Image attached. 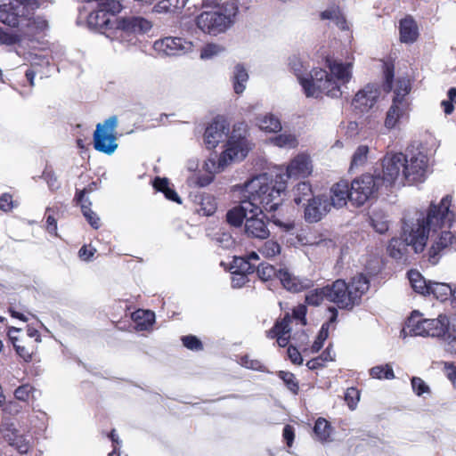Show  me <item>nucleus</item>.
I'll return each instance as SVG.
<instances>
[{"label":"nucleus","mask_w":456,"mask_h":456,"mask_svg":"<svg viewBox=\"0 0 456 456\" xmlns=\"http://www.w3.org/2000/svg\"><path fill=\"white\" fill-rule=\"evenodd\" d=\"M452 197L444 196L439 204H431L427 216L418 219V226L423 227L427 242L429 240V261L437 262L436 257L443 253L456 250V234L450 229L455 220L454 213L450 210Z\"/></svg>","instance_id":"nucleus-1"},{"label":"nucleus","mask_w":456,"mask_h":456,"mask_svg":"<svg viewBox=\"0 0 456 456\" xmlns=\"http://www.w3.org/2000/svg\"><path fill=\"white\" fill-rule=\"evenodd\" d=\"M327 67L330 72L314 69L309 77H304L300 69L294 66L293 69L306 97L318 98L325 94L331 98H338L342 94L341 86L347 84L352 78V62H341L327 59Z\"/></svg>","instance_id":"nucleus-2"},{"label":"nucleus","mask_w":456,"mask_h":456,"mask_svg":"<svg viewBox=\"0 0 456 456\" xmlns=\"http://www.w3.org/2000/svg\"><path fill=\"white\" fill-rule=\"evenodd\" d=\"M287 188V181L283 176L277 175L273 182L270 176L264 173L246 181L243 184L232 187V191L238 199L249 201L252 207L261 208L263 206L267 211H275L280 205L281 193Z\"/></svg>","instance_id":"nucleus-3"},{"label":"nucleus","mask_w":456,"mask_h":456,"mask_svg":"<svg viewBox=\"0 0 456 456\" xmlns=\"http://www.w3.org/2000/svg\"><path fill=\"white\" fill-rule=\"evenodd\" d=\"M87 23L89 27L98 29L113 28L107 37L111 40L128 45L136 42L135 35L137 33H146L152 27L151 22L142 17L133 16L120 20H111L104 12H100L97 6L89 13Z\"/></svg>","instance_id":"nucleus-4"},{"label":"nucleus","mask_w":456,"mask_h":456,"mask_svg":"<svg viewBox=\"0 0 456 456\" xmlns=\"http://www.w3.org/2000/svg\"><path fill=\"white\" fill-rule=\"evenodd\" d=\"M328 301L336 304L341 309H352L360 304L362 297L370 288L369 279L362 273L354 276L350 282L337 280L326 286Z\"/></svg>","instance_id":"nucleus-5"},{"label":"nucleus","mask_w":456,"mask_h":456,"mask_svg":"<svg viewBox=\"0 0 456 456\" xmlns=\"http://www.w3.org/2000/svg\"><path fill=\"white\" fill-rule=\"evenodd\" d=\"M30 0H0V21L9 27L25 25L32 30H44L47 21L39 16L35 17L28 6Z\"/></svg>","instance_id":"nucleus-6"},{"label":"nucleus","mask_w":456,"mask_h":456,"mask_svg":"<svg viewBox=\"0 0 456 456\" xmlns=\"http://www.w3.org/2000/svg\"><path fill=\"white\" fill-rule=\"evenodd\" d=\"M237 13L238 6L234 3H226L215 11L200 13L197 17V26L203 32L216 36L234 23Z\"/></svg>","instance_id":"nucleus-7"},{"label":"nucleus","mask_w":456,"mask_h":456,"mask_svg":"<svg viewBox=\"0 0 456 456\" xmlns=\"http://www.w3.org/2000/svg\"><path fill=\"white\" fill-rule=\"evenodd\" d=\"M404 238H393L387 247L388 253L395 259H401L411 246L415 253L422 252L427 245V236L424 234L423 227L418 226L417 223L411 225L404 224Z\"/></svg>","instance_id":"nucleus-8"},{"label":"nucleus","mask_w":456,"mask_h":456,"mask_svg":"<svg viewBox=\"0 0 456 456\" xmlns=\"http://www.w3.org/2000/svg\"><path fill=\"white\" fill-rule=\"evenodd\" d=\"M244 124L234 126L232 134L227 140L226 149L218 159L217 172H222L228 164L242 160L248 152L245 138Z\"/></svg>","instance_id":"nucleus-9"},{"label":"nucleus","mask_w":456,"mask_h":456,"mask_svg":"<svg viewBox=\"0 0 456 456\" xmlns=\"http://www.w3.org/2000/svg\"><path fill=\"white\" fill-rule=\"evenodd\" d=\"M448 326L449 319L443 314L436 319H423L419 313L414 312L407 321V329L414 336L441 337L445 334Z\"/></svg>","instance_id":"nucleus-10"},{"label":"nucleus","mask_w":456,"mask_h":456,"mask_svg":"<svg viewBox=\"0 0 456 456\" xmlns=\"http://www.w3.org/2000/svg\"><path fill=\"white\" fill-rule=\"evenodd\" d=\"M381 185L380 174H365L354 179L351 183V203L361 207L373 199Z\"/></svg>","instance_id":"nucleus-11"},{"label":"nucleus","mask_w":456,"mask_h":456,"mask_svg":"<svg viewBox=\"0 0 456 456\" xmlns=\"http://www.w3.org/2000/svg\"><path fill=\"white\" fill-rule=\"evenodd\" d=\"M118 126V118L111 116L103 123H99L94 133V149L106 155H112L118 149L116 128Z\"/></svg>","instance_id":"nucleus-12"},{"label":"nucleus","mask_w":456,"mask_h":456,"mask_svg":"<svg viewBox=\"0 0 456 456\" xmlns=\"http://www.w3.org/2000/svg\"><path fill=\"white\" fill-rule=\"evenodd\" d=\"M407 163V156L402 152L387 153L382 159L381 185L390 186L403 177V164Z\"/></svg>","instance_id":"nucleus-13"},{"label":"nucleus","mask_w":456,"mask_h":456,"mask_svg":"<svg viewBox=\"0 0 456 456\" xmlns=\"http://www.w3.org/2000/svg\"><path fill=\"white\" fill-rule=\"evenodd\" d=\"M407 163L403 164V177L409 183H422L425 181L428 167V159L421 151L405 154Z\"/></svg>","instance_id":"nucleus-14"},{"label":"nucleus","mask_w":456,"mask_h":456,"mask_svg":"<svg viewBox=\"0 0 456 456\" xmlns=\"http://www.w3.org/2000/svg\"><path fill=\"white\" fill-rule=\"evenodd\" d=\"M198 43L179 37H166L154 43V49L165 56H180L198 48Z\"/></svg>","instance_id":"nucleus-15"},{"label":"nucleus","mask_w":456,"mask_h":456,"mask_svg":"<svg viewBox=\"0 0 456 456\" xmlns=\"http://www.w3.org/2000/svg\"><path fill=\"white\" fill-rule=\"evenodd\" d=\"M0 435L18 452L24 454L30 449V442L23 435H20L13 422L3 419L0 424Z\"/></svg>","instance_id":"nucleus-16"},{"label":"nucleus","mask_w":456,"mask_h":456,"mask_svg":"<svg viewBox=\"0 0 456 456\" xmlns=\"http://www.w3.org/2000/svg\"><path fill=\"white\" fill-rule=\"evenodd\" d=\"M303 205L305 220L310 224L319 222L330 211V204L325 195L314 196Z\"/></svg>","instance_id":"nucleus-17"},{"label":"nucleus","mask_w":456,"mask_h":456,"mask_svg":"<svg viewBox=\"0 0 456 456\" xmlns=\"http://www.w3.org/2000/svg\"><path fill=\"white\" fill-rule=\"evenodd\" d=\"M229 125L224 118H215L206 128L204 142L208 149H214L227 138Z\"/></svg>","instance_id":"nucleus-18"},{"label":"nucleus","mask_w":456,"mask_h":456,"mask_svg":"<svg viewBox=\"0 0 456 456\" xmlns=\"http://www.w3.org/2000/svg\"><path fill=\"white\" fill-rule=\"evenodd\" d=\"M379 94V87L377 85L368 84L356 93L352 104L360 112H367L375 105Z\"/></svg>","instance_id":"nucleus-19"},{"label":"nucleus","mask_w":456,"mask_h":456,"mask_svg":"<svg viewBox=\"0 0 456 456\" xmlns=\"http://www.w3.org/2000/svg\"><path fill=\"white\" fill-rule=\"evenodd\" d=\"M244 232L248 237L259 240H265L270 236L267 222L262 211L260 213H251L249 217L246 219Z\"/></svg>","instance_id":"nucleus-20"},{"label":"nucleus","mask_w":456,"mask_h":456,"mask_svg":"<svg viewBox=\"0 0 456 456\" xmlns=\"http://www.w3.org/2000/svg\"><path fill=\"white\" fill-rule=\"evenodd\" d=\"M278 279L285 289L298 293L314 287V281L305 277L296 276L288 269L278 270Z\"/></svg>","instance_id":"nucleus-21"},{"label":"nucleus","mask_w":456,"mask_h":456,"mask_svg":"<svg viewBox=\"0 0 456 456\" xmlns=\"http://www.w3.org/2000/svg\"><path fill=\"white\" fill-rule=\"evenodd\" d=\"M240 204L233 207L226 213V221L229 224L234 227H240L243 221L249 217L251 213H260L261 208L252 207L249 201L243 199H239Z\"/></svg>","instance_id":"nucleus-22"},{"label":"nucleus","mask_w":456,"mask_h":456,"mask_svg":"<svg viewBox=\"0 0 456 456\" xmlns=\"http://www.w3.org/2000/svg\"><path fill=\"white\" fill-rule=\"evenodd\" d=\"M313 167L311 159L306 154H298L296 156L287 167L286 174L281 175L286 181V178L305 177L312 173Z\"/></svg>","instance_id":"nucleus-23"},{"label":"nucleus","mask_w":456,"mask_h":456,"mask_svg":"<svg viewBox=\"0 0 456 456\" xmlns=\"http://www.w3.org/2000/svg\"><path fill=\"white\" fill-rule=\"evenodd\" d=\"M330 208H341L345 207L349 200L351 202V193L349 184L346 181H339L333 184L330 190L328 197Z\"/></svg>","instance_id":"nucleus-24"},{"label":"nucleus","mask_w":456,"mask_h":456,"mask_svg":"<svg viewBox=\"0 0 456 456\" xmlns=\"http://www.w3.org/2000/svg\"><path fill=\"white\" fill-rule=\"evenodd\" d=\"M409 110V103H404L403 102H400L399 101H392V105L388 109L386 115L385 126L388 129L395 127L400 119L403 118L404 116L408 113Z\"/></svg>","instance_id":"nucleus-25"},{"label":"nucleus","mask_w":456,"mask_h":456,"mask_svg":"<svg viewBox=\"0 0 456 456\" xmlns=\"http://www.w3.org/2000/svg\"><path fill=\"white\" fill-rule=\"evenodd\" d=\"M290 330V318L286 316L281 321L275 323L268 331L267 336L271 338H276L278 345L284 347L289 343Z\"/></svg>","instance_id":"nucleus-26"},{"label":"nucleus","mask_w":456,"mask_h":456,"mask_svg":"<svg viewBox=\"0 0 456 456\" xmlns=\"http://www.w3.org/2000/svg\"><path fill=\"white\" fill-rule=\"evenodd\" d=\"M400 40L405 44H411L418 38V28L411 17H406L400 21L399 25Z\"/></svg>","instance_id":"nucleus-27"},{"label":"nucleus","mask_w":456,"mask_h":456,"mask_svg":"<svg viewBox=\"0 0 456 456\" xmlns=\"http://www.w3.org/2000/svg\"><path fill=\"white\" fill-rule=\"evenodd\" d=\"M249 76L243 64L238 63L234 66L231 77L235 94H241L248 81Z\"/></svg>","instance_id":"nucleus-28"},{"label":"nucleus","mask_w":456,"mask_h":456,"mask_svg":"<svg viewBox=\"0 0 456 456\" xmlns=\"http://www.w3.org/2000/svg\"><path fill=\"white\" fill-rule=\"evenodd\" d=\"M329 310L331 313V316L329 322H326L322 325L318 336L314 340V344L312 345L313 353H317L322 347L324 341L327 339L329 336L330 326L334 324L337 321L338 310L334 307H330Z\"/></svg>","instance_id":"nucleus-29"},{"label":"nucleus","mask_w":456,"mask_h":456,"mask_svg":"<svg viewBox=\"0 0 456 456\" xmlns=\"http://www.w3.org/2000/svg\"><path fill=\"white\" fill-rule=\"evenodd\" d=\"M256 125L261 130L268 133H277L281 130L280 119L270 113L257 117Z\"/></svg>","instance_id":"nucleus-30"},{"label":"nucleus","mask_w":456,"mask_h":456,"mask_svg":"<svg viewBox=\"0 0 456 456\" xmlns=\"http://www.w3.org/2000/svg\"><path fill=\"white\" fill-rule=\"evenodd\" d=\"M86 3L95 2L100 12L110 18H114L122 10V5L118 0H81Z\"/></svg>","instance_id":"nucleus-31"},{"label":"nucleus","mask_w":456,"mask_h":456,"mask_svg":"<svg viewBox=\"0 0 456 456\" xmlns=\"http://www.w3.org/2000/svg\"><path fill=\"white\" fill-rule=\"evenodd\" d=\"M452 288L448 283L429 281L428 292L427 295H433L436 298L444 301L452 297Z\"/></svg>","instance_id":"nucleus-32"},{"label":"nucleus","mask_w":456,"mask_h":456,"mask_svg":"<svg viewBox=\"0 0 456 456\" xmlns=\"http://www.w3.org/2000/svg\"><path fill=\"white\" fill-rule=\"evenodd\" d=\"M411 91V82L408 78L403 77L396 80L395 87L394 89L393 102L399 101L404 103H409L410 101L407 97Z\"/></svg>","instance_id":"nucleus-33"},{"label":"nucleus","mask_w":456,"mask_h":456,"mask_svg":"<svg viewBox=\"0 0 456 456\" xmlns=\"http://www.w3.org/2000/svg\"><path fill=\"white\" fill-rule=\"evenodd\" d=\"M294 201L297 205L305 204L314 196L312 186L307 182L298 183L293 191Z\"/></svg>","instance_id":"nucleus-34"},{"label":"nucleus","mask_w":456,"mask_h":456,"mask_svg":"<svg viewBox=\"0 0 456 456\" xmlns=\"http://www.w3.org/2000/svg\"><path fill=\"white\" fill-rule=\"evenodd\" d=\"M168 180L167 178L157 177L154 180L153 186L156 190L162 191L165 197L172 201L181 203V199L176 191L168 186Z\"/></svg>","instance_id":"nucleus-35"},{"label":"nucleus","mask_w":456,"mask_h":456,"mask_svg":"<svg viewBox=\"0 0 456 456\" xmlns=\"http://www.w3.org/2000/svg\"><path fill=\"white\" fill-rule=\"evenodd\" d=\"M369 151L367 145H359L356 148L352 156L350 171L362 167L367 162Z\"/></svg>","instance_id":"nucleus-36"},{"label":"nucleus","mask_w":456,"mask_h":456,"mask_svg":"<svg viewBox=\"0 0 456 456\" xmlns=\"http://www.w3.org/2000/svg\"><path fill=\"white\" fill-rule=\"evenodd\" d=\"M331 427L330 423L323 418H319L314 424V433L317 439L321 442L328 441L330 436Z\"/></svg>","instance_id":"nucleus-37"},{"label":"nucleus","mask_w":456,"mask_h":456,"mask_svg":"<svg viewBox=\"0 0 456 456\" xmlns=\"http://www.w3.org/2000/svg\"><path fill=\"white\" fill-rule=\"evenodd\" d=\"M370 375L377 379H394L395 378L392 366L389 363L377 365L370 369Z\"/></svg>","instance_id":"nucleus-38"},{"label":"nucleus","mask_w":456,"mask_h":456,"mask_svg":"<svg viewBox=\"0 0 456 456\" xmlns=\"http://www.w3.org/2000/svg\"><path fill=\"white\" fill-rule=\"evenodd\" d=\"M272 142L280 148H295L298 142L295 134L290 133H282L272 139Z\"/></svg>","instance_id":"nucleus-39"},{"label":"nucleus","mask_w":456,"mask_h":456,"mask_svg":"<svg viewBox=\"0 0 456 456\" xmlns=\"http://www.w3.org/2000/svg\"><path fill=\"white\" fill-rule=\"evenodd\" d=\"M326 289L327 288L325 286L309 291L305 295V303L313 306L320 305L325 299L328 300V293H326Z\"/></svg>","instance_id":"nucleus-40"},{"label":"nucleus","mask_w":456,"mask_h":456,"mask_svg":"<svg viewBox=\"0 0 456 456\" xmlns=\"http://www.w3.org/2000/svg\"><path fill=\"white\" fill-rule=\"evenodd\" d=\"M409 280L411 283L413 289L422 295H427L428 292L429 281H427L422 278L418 272H410Z\"/></svg>","instance_id":"nucleus-41"},{"label":"nucleus","mask_w":456,"mask_h":456,"mask_svg":"<svg viewBox=\"0 0 456 456\" xmlns=\"http://www.w3.org/2000/svg\"><path fill=\"white\" fill-rule=\"evenodd\" d=\"M12 331L17 332V331H19V329L12 328V330L9 331V335L11 337V339L12 340V344H13V346L15 348L17 354L20 357H21L25 362H30L32 360V355L35 353L34 348L30 349L25 346L19 345L17 343L18 339L11 335Z\"/></svg>","instance_id":"nucleus-42"},{"label":"nucleus","mask_w":456,"mask_h":456,"mask_svg":"<svg viewBox=\"0 0 456 456\" xmlns=\"http://www.w3.org/2000/svg\"><path fill=\"white\" fill-rule=\"evenodd\" d=\"M216 209V204L214 198L210 195L201 197L200 207L197 209L198 213L202 216H211Z\"/></svg>","instance_id":"nucleus-43"},{"label":"nucleus","mask_w":456,"mask_h":456,"mask_svg":"<svg viewBox=\"0 0 456 456\" xmlns=\"http://www.w3.org/2000/svg\"><path fill=\"white\" fill-rule=\"evenodd\" d=\"M281 245L273 240H267L264 243V245L259 248V252L267 258H272L276 256L281 253Z\"/></svg>","instance_id":"nucleus-44"},{"label":"nucleus","mask_w":456,"mask_h":456,"mask_svg":"<svg viewBox=\"0 0 456 456\" xmlns=\"http://www.w3.org/2000/svg\"><path fill=\"white\" fill-rule=\"evenodd\" d=\"M224 51V48L217 44H208L202 47L200 52V59L209 60L215 56L221 54Z\"/></svg>","instance_id":"nucleus-45"},{"label":"nucleus","mask_w":456,"mask_h":456,"mask_svg":"<svg viewBox=\"0 0 456 456\" xmlns=\"http://www.w3.org/2000/svg\"><path fill=\"white\" fill-rule=\"evenodd\" d=\"M256 273L258 277L265 281H269L273 277L278 278V271L269 264H260L256 267Z\"/></svg>","instance_id":"nucleus-46"},{"label":"nucleus","mask_w":456,"mask_h":456,"mask_svg":"<svg viewBox=\"0 0 456 456\" xmlns=\"http://www.w3.org/2000/svg\"><path fill=\"white\" fill-rule=\"evenodd\" d=\"M278 376L281 379L283 380L287 387L293 393L297 394L298 392V383L297 381V379L295 375L291 372L280 370L278 373Z\"/></svg>","instance_id":"nucleus-47"},{"label":"nucleus","mask_w":456,"mask_h":456,"mask_svg":"<svg viewBox=\"0 0 456 456\" xmlns=\"http://www.w3.org/2000/svg\"><path fill=\"white\" fill-rule=\"evenodd\" d=\"M34 391L35 388L31 385L23 384L14 390L13 395L16 400L26 403L29 400Z\"/></svg>","instance_id":"nucleus-48"},{"label":"nucleus","mask_w":456,"mask_h":456,"mask_svg":"<svg viewBox=\"0 0 456 456\" xmlns=\"http://www.w3.org/2000/svg\"><path fill=\"white\" fill-rule=\"evenodd\" d=\"M240 364L247 369L253 370L265 371V366L260 361L251 359L248 355H243L240 358Z\"/></svg>","instance_id":"nucleus-49"},{"label":"nucleus","mask_w":456,"mask_h":456,"mask_svg":"<svg viewBox=\"0 0 456 456\" xmlns=\"http://www.w3.org/2000/svg\"><path fill=\"white\" fill-rule=\"evenodd\" d=\"M411 383L413 392L418 396H421L424 394H428L430 392L429 387L421 378L413 377L411 380Z\"/></svg>","instance_id":"nucleus-50"},{"label":"nucleus","mask_w":456,"mask_h":456,"mask_svg":"<svg viewBox=\"0 0 456 456\" xmlns=\"http://www.w3.org/2000/svg\"><path fill=\"white\" fill-rule=\"evenodd\" d=\"M371 223L373 228L379 233H384L388 230V224L386 219L382 216V215L379 213H374L371 217Z\"/></svg>","instance_id":"nucleus-51"},{"label":"nucleus","mask_w":456,"mask_h":456,"mask_svg":"<svg viewBox=\"0 0 456 456\" xmlns=\"http://www.w3.org/2000/svg\"><path fill=\"white\" fill-rule=\"evenodd\" d=\"M182 342L186 348L192 351H200L203 347L201 341L192 335L182 337Z\"/></svg>","instance_id":"nucleus-52"},{"label":"nucleus","mask_w":456,"mask_h":456,"mask_svg":"<svg viewBox=\"0 0 456 456\" xmlns=\"http://www.w3.org/2000/svg\"><path fill=\"white\" fill-rule=\"evenodd\" d=\"M83 216L94 229L100 227V218L87 205L83 206Z\"/></svg>","instance_id":"nucleus-53"},{"label":"nucleus","mask_w":456,"mask_h":456,"mask_svg":"<svg viewBox=\"0 0 456 456\" xmlns=\"http://www.w3.org/2000/svg\"><path fill=\"white\" fill-rule=\"evenodd\" d=\"M258 258H259L258 255L256 252L249 253L248 256V260H244V259L240 258V259L241 262L240 265V271L243 273H253L256 266H255V265L251 264V261L258 260Z\"/></svg>","instance_id":"nucleus-54"},{"label":"nucleus","mask_w":456,"mask_h":456,"mask_svg":"<svg viewBox=\"0 0 456 456\" xmlns=\"http://www.w3.org/2000/svg\"><path fill=\"white\" fill-rule=\"evenodd\" d=\"M3 412L11 416H16L22 411V406L16 401H4V405H0Z\"/></svg>","instance_id":"nucleus-55"},{"label":"nucleus","mask_w":456,"mask_h":456,"mask_svg":"<svg viewBox=\"0 0 456 456\" xmlns=\"http://www.w3.org/2000/svg\"><path fill=\"white\" fill-rule=\"evenodd\" d=\"M359 392L354 387H349L345 394V400L346 401L350 409L354 410L359 401Z\"/></svg>","instance_id":"nucleus-56"},{"label":"nucleus","mask_w":456,"mask_h":456,"mask_svg":"<svg viewBox=\"0 0 456 456\" xmlns=\"http://www.w3.org/2000/svg\"><path fill=\"white\" fill-rule=\"evenodd\" d=\"M50 211H52V208H46V230L49 233L57 236V221L53 215L48 214Z\"/></svg>","instance_id":"nucleus-57"},{"label":"nucleus","mask_w":456,"mask_h":456,"mask_svg":"<svg viewBox=\"0 0 456 456\" xmlns=\"http://www.w3.org/2000/svg\"><path fill=\"white\" fill-rule=\"evenodd\" d=\"M20 40L19 36L5 32L0 28V43L7 45H12Z\"/></svg>","instance_id":"nucleus-58"},{"label":"nucleus","mask_w":456,"mask_h":456,"mask_svg":"<svg viewBox=\"0 0 456 456\" xmlns=\"http://www.w3.org/2000/svg\"><path fill=\"white\" fill-rule=\"evenodd\" d=\"M340 9L338 6H331L321 12L322 20H330L335 21L340 13Z\"/></svg>","instance_id":"nucleus-59"},{"label":"nucleus","mask_w":456,"mask_h":456,"mask_svg":"<svg viewBox=\"0 0 456 456\" xmlns=\"http://www.w3.org/2000/svg\"><path fill=\"white\" fill-rule=\"evenodd\" d=\"M385 84L384 88L387 91L392 90L393 78H394V69L391 66L386 65L384 70Z\"/></svg>","instance_id":"nucleus-60"},{"label":"nucleus","mask_w":456,"mask_h":456,"mask_svg":"<svg viewBox=\"0 0 456 456\" xmlns=\"http://www.w3.org/2000/svg\"><path fill=\"white\" fill-rule=\"evenodd\" d=\"M12 197L9 193H4L0 196V210L4 212L10 211L12 208Z\"/></svg>","instance_id":"nucleus-61"},{"label":"nucleus","mask_w":456,"mask_h":456,"mask_svg":"<svg viewBox=\"0 0 456 456\" xmlns=\"http://www.w3.org/2000/svg\"><path fill=\"white\" fill-rule=\"evenodd\" d=\"M151 12L156 13L173 12L171 7L169 4H167V0H159V2L151 9Z\"/></svg>","instance_id":"nucleus-62"},{"label":"nucleus","mask_w":456,"mask_h":456,"mask_svg":"<svg viewBox=\"0 0 456 456\" xmlns=\"http://www.w3.org/2000/svg\"><path fill=\"white\" fill-rule=\"evenodd\" d=\"M444 370L448 379L456 387V366L452 363L445 362Z\"/></svg>","instance_id":"nucleus-63"},{"label":"nucleus","mask_w":456,"mask_h":456,"mask_svg":"<svg viewBox=\"0 0 456 456\" xmlns=\"http://www.w3.org/2000/svg\"><path fill=\"white\" fill-rule=\"evenodd\" d=\"M288 356L294 364H301L303 362L299 351L292 346L288 348Z\"/></svg>","instance_id":"nucleus-64"}]
</instances>
